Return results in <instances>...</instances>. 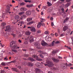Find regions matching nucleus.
Returning <instances> with one entry per match:
<instances>
[{"mask_svg":"<svg viewBox=\"0 0 73 73\" xmlns=\"http://www.w3.org/2000/svg\"><path fill=\"white\" fill-rule=\"evenodd\" d=\"M47 62L48 64H45V66H46V65H47L49 66V67H52V66H53L54 65L53 62H52L48 61Z\"/></svg>","mask_w":73,"mask_h":73,"instance_id":"nucleus-1","label":"nucleus"},{"mask_svg":"<svg viewBox=\"0 0 73 73\" xmlns=\"http://www.w3.org/2000/svg\"><path fill=\"white\" fill-rule=\"evenodd\" d=\"M33 58H36V60H37L38 61H41L42 60V59L38 58V56L36 55H33Z\"/></svg>","mask_w":73,"mask_h":73,"instance_id":"nucleus-2","label":"nucleus"},{"mask_svg":"<svg viewBox=\"0 0 73 73\" xmlns=\"http://www.w3.org/2000/svg\"><path fill=\"white\" fill-rule=\"evenodd\" d=\"M6 29L5 30V31H8L10 32L11 30V28L9 25L7 26L6 27Z\"/></svg>","mask_w":73,"mask_h":73,"instance_id":"nucleus-3","label":"nucleus"},{"mask_svg":"<svg viewBox=\"0 0 73 73\" xmlns=\"http://www.w3.org/2000/svg\"><path fill=\"white\" fill-rule=\"evenodd\" d=\"M41 44L43 46H45V45H48V46H51V44L46 43L44 41H43Z\"/></svg>","mask_w":73,"mask_h":73,"instance_id":"nucleus-4","label":"nucleus"},{"mask_svg":"<svg viewBox=\"0 0 73 73\" xmlns=\"http://www.w3.org/2000/svg\"><path fill=\"white\" fill-rule=\"evenodd\" d=\"M62 67L63 69H67V67H68V63H64L63 65H62Z\"/></svg>","mask_w":73,"mask_h":73,"instance_id":"nucleus-5","label":"nucleus"},{"mask_svg":"<svg viewBox=\"0 0 73 73\" xmlns=\"http://www.w3.org/2000/svg\"><path fill=\"white\" fill-rule=\"evenodd\" d=\"M35 70L36 73H43V71H42L41 70H40V69L38 68H36L35 69Z\"/></svg>","mask_w":73,"mask_h":73,"instance_id":"nucleus-6","label":"nucleus"},{"mask_svg":"<svg viewBox=\"0 0 73 73\" xmlns=\"http://www.w3.org/2000/svg\"><path fill=\"white\" fill-rule=\"evenodd\" d=\"M26 13V14L27 16H30L31 15V13H32L31 11L30 10L27 11Z\"/></svg>","mask_w":73,"mask_h":73,"instance_id":"nucleus-7","label":"nucleus"},{"mask_svg":"<svg viewBox=\"0 0 73 73\" xmlns=\"http://www.w3.org/2000/svg\"><path fill=\"white\" fill-rule=\"evenodd\" d=\"M16 42H15L14 41H12L10 43V47H12V46L13 44H16Z\"/></svg>","mask_w":73,"mask_h":73,"instance_id":"nucleus-8","label":"nucleus"},{"mask_svg":"<svg viewBox=\"0 0 73 73\" xmlns=\"http://www.w3.org/2000/svg\"><path fill=\"white\" fill-rule=\"evenodd\" d=\"M31 32H35L36 31V30L35 27H33L32 28H31Z\"/></svg>","mask_w":73,"mask_h":73,"instance_id":"nucleus-9","label":"nucleus"},{"mask_svg":"<svg viewBox=\"0 0 73 73\" xmlns=\"http://www.w3.org/2000/svg\"><path fill=\"white\" fill-rule=\"evenodd\" d=\"M13 71H14V72H17L18 73H19V71L18 70H17V68H11Z\"/></svg>","mask_w":73,"mask_h":73,"instance_id":"nucleus-10","label":"nucleus"},{"mask_svg":"<svg viewBox=\"0 0 73 73\" xmlns=\"http://www.w3.org/2000/svg\"><path fill=\"white\" fill-rule=\"evenodd\" d=\"M35 45L36 47V48L38 49H40V44L36 43L35 44Z\"/></svg>","mask_w":73,"mask_h":73,"instance_id":"nucleus-11","label":"nucleus"},{"mask_svg":"<svg viewBox=\"0 0 73 73\" xmlns=\"http://www.w3.org/2000/svg\"><path fill=\"white\" fill-rule=\"evenodd\" d=\"M52 60L55 62H58L59 61V60L55 58H52Z\"/></svg>","mask_w":73,"mask_h":73,"instance_id":"nucleus-12","label":"nucleus"},{"mask_svg":"<svg viewBox=\"0 0 73 73\" xmlns=\"http://www.w3.org/2000/svg\"><path fill=\"white\" fill-rule=\"evenodd\" d=\"M68 29V26H66L63 27V30L64 31H66Z\"/></svg>","mask_w":73,"mask_h":73,"instance_id":"nucleus-13","label":"nucleus"},{"mask_svg":"<svg viewBox=\"0 0 73 73\" xmlns=\"http://www.w3.org/2000/svg\"><path fill=\"white\" fill-rule=\"evenodd\" d=\"M46 41H50L52 40V38H51V37L50 36H48V38L47 39H45Z\"/></svg>","mask_w":73,"mask_h":73,"instance_id":"nucleus-14","label":"nucleus"},{"mask_svg":"<svg viewBox=\"0 0 73 73\" xmlns=\"http://www.w3.org/2000/svg\"><path fill=\"white\" fill-rule=\"evenodd\" d=\"M38 53H41V54H46V52H44L42 51H41L40 50H39L38 51Z\"/></svg>","mask_w":73,"mask_h":73,"instance_id":"nucleus-15","label":"nucleus"},{"mask_svg":"<svg viewBox=\"0 0 73 73\" xmlns=\"http://www.w3.org/2000/svg\"><path fill=\"white\" fill-rule=\"evenodd\" d=\"M28 65L29 66H33V64L32 63L29 62L28 63Z\"/></svg>","mask_w":73,"mask_h":73,"instance_id":"nucleus-16","label":"nucleus"},{"mask_svg":"<svg viewBox=\"0 0 73 73\" xmlns=\"http://www.w3.org/2000/svg\"><path fill=\"white\" fill-rule=\"evenodd\" d=\"M7 10L6 11V12L8 13V12L9 11V10L10 9V8L9 7V6L8 5H7Z\"/></svg>","mask_w":73,"mask_h":73,"instance_id":"nucleus-17","label":"nucleus"},{"mask_svg":"<svg viewBox=\"0 0 73 73\" xmlns=\"http://www.w3.org/2000/svg\"><path fill=\"white\" fill-rule=\"evenodd\" d=\"M70 3H68L65 5V7L66 8H68L69 6L70 5Z\"/></svg>","mask_w":73,"mask_h":73,"instance_id":"nucleus-18","label":"nucleus"},{"mask_svg":"<svg viewBox=\"0 0 73 73\" xmlns=\"http://www.w3.org/2000/svg\"><path fill=\"white\" fill-rule=\"evenodd\" d=\"M12 48L14 49H16L17 48V45H14L12 47Z\"/></svg>","mask_w":73,"mask_h":73,"instance_id":"nucleus-19","label":"nucleus"},{"mask_svg":"<svg viewBox=\"0 0 73 73\" xmlns=\"http://www.w3.org/2000/svg\"><path fill=\"white\" fill-rule=\"evenodd\" d=\"M26 7L27 8H31V7H33V5H28L26 6Z\"/></svg>","mask_w":73,"mask_h":73,"instance_id":"nucleus-20","label":"nucleus"},{"mask_svg":"<svg viewBox=\"0 0 73 73\" xmlns=\"http://www.w3.org/2000/svg\"><path fill=\"white\" fill-rule=\"evenodd\" d=\"M36 66L37 67H39L40 66V65H41V64L40 63H37L36 64Z\"/></svg>","mask_w":73,"mask_h":73,"instance_id":"nucleus-21","label":"nucleus"},{"mask_svg":"<svg viewBox=\"0 0 73 73\" xmlns=\"http://www.w3.org/2000/svg\"><path fill=\"white\" fill-rule=\"evenodd\" d=\"M35 23V22L33 21H32L31 22H30L27 23V25H31V24H33Z\"/></svg>","mask_w":73,"mask_h":73,"instance_id":"nucleus-22","label":"nucleus"},{"mask_svg":"<svg viewBox=\"0 0 73 73\" xmlns=\"http://www.w3.org/2000/svg\"><path fill=\"white\" fill-rule=\"evenodd\" d=\"M32 38H33V36H28L27 38V40H31V39Z\"/></svg>","mask_w":73,"mask_h":73,"instance_id":"nucleus-23","label":"nucleus"},{"mask_svg":"<svg viewBox=\"0 0 73 73\" xmlns=\"http://www.w3.org/2000/svg\"><path fill=\"white\" fill-rule=\"evenodd\" d=\"M41 27V23H39L37 25V28H40Z\"/></svg>","mask_w":73,"mask_h":73,"instance_id":"nucleus-24","label":"nucleus"},{"mask_svg":"<svg viewBox=\"0 0 73 73\" xmlns=\"http://www.w3.org/2000/svg\"><path fill=\"white\" fill-rule=\"evenodd\" d=\"M47 4H48V7H49L50 6H51V5H52V4L50 3V2H47Z\"/></svg>","mask_w":73,"mask_h":73,"instance_id":"nucleus-25","label":"nucleus"},{"mask_svg":"<svg viewBox=\"0 0 73 73\" xmlns=\"http://www.w3.org/2000/svg\"><path fill=\"white\" fill-rule=\"evenodd\" d=\"M15 20H17L19 19V16L18 15H15Z\"/></svg>","mask_w":73,"mask_h":73,"instance_id":"nucleus-26","label":"nucleus"},{"mask_svg":"<svg viewBox=\"0 0 73 73\" xmlns=\"http://www.w3.org/2000/svg\"><path fill=\"white\" fill-rule=\"evenodd\" d=\"M52 11V9H48V10H47V12H48V13H50V12H51Z\"/></svg>","mask_w":73,"mask_h":73,"instance_id":"nucleus-27","label":"nucleus"},{"mask_svg":"<svg viewBox=\"0 0 73 73\" xmlns=\"http://www.w3.org/2000/svg\"><path fill=\"white\" fill-rule=\"evenodd\" d=\"M57 52H58L57 50H54L52 52V54H55V53H57Z\"/></svg>","mask_w":73,"mask_h":73,"instance_id":"nucleus-28","label":"nucleus"},{"mask_svg":"<svg viewBox=\"0 0 73 73\" xmlns=\"http://www.w3.org/2000/svg\"><path fill=\"white\" fill-rule=\"evenodd\" d=\"M29 59L31 61H35V60L33 59L32 58H29Z\"/></svg>","mask_w":73,"mask_h":73,"instance_id":"nucleus-29","label":"nucleus"},{"mask_svg":"<svg viewBox=\"0 0 73 73\" xmlns=\"http://www.w3.org/2000/svg\"><path fill=\"white\" fill-rule=\"evenodd\" d=\"M25 34L26 35H30V34H31V33L29 32H26L25 33Z\"/></svg>","mask_w":73,"mask_h":73,"instance_id":"nucleus-30","label":"nucleus"},{"mask_svg":"<svg viewBox=\"0 0 73 73\" xmlns=\"http://www.w3.org/2000/svg\"><path fill=\"white\" fill-rule=\"evenodd\" d=\"M25 8L24 7H22L21 8L20 11H25Z\"/></svg>","mask_w":73,"mask_h":73,"instance_id":"nucleus-31","label":"nucleus"},{"mask_svg":"<svg viewBox=\"0 0 73 73\" xmlns=\"http://www.w3.org/2000/svg\"><path fill=\"white\" fill-rule=\"evenodd\" d=\"M6 25V23L4 22L2 23L1 24V25L2 27H4V26H5Z\"/></svg>","mask_w":73,"mask_h":73,"instance_id":"nucleus-32","label":"nucleus"},{"mask_svg":"<svg viewBox=\"0 0 73 73\" xmlns=\"http://www.w3.org/2000/svg\"><path fill=\"white\" fill-rule=\"evenodd\" d=\"M32 18H29L27 19V21H31L32 20Z\"/></svg>","mask_w":73,"mask_h":73,"instance_id":"nucleus-33","label":"nucleus"},{"mask_svg":"<svg viewBox=\"0 0 73 73\" xmlns=\"http://www.w3.org/2000/svg\"><path fill=\"white\" fill-rule=\"evenodd\" d=\"M49 33V32L48 31H46L44 32V34L48 35Z\"/></svg>","mask_w":73,"mask_h":73,"instance_id":"nucleus-34","label":"nucleus"},{"mask_svg":"<svg viewBox=\"0 0 73 73\" xmlns=\"http://www.w3.org/2000/svg\"><path fill=\"white\" fill-rule=\"evenodd\" d=\"M41 20H42V21H40V22H44V21H45V19H43V18H41Z\"/></svg>","mask_w":73,"mask_h":73,"instance_id":"nucleus-35","label":"nucleus"},{"mask_svg":"<svg viewBox=\"0 0 73 73\" xmlns=\"http://www.w3.org/2000/svg\"><path fill=\"white\" fill-rule=\"evenodd\" d=\"M24 1L25 2V3H28L29 2V3H31V1H28L27 0H25Z\"/></svg>","mask_w":73,"mask_h":73,"instance_id":"nucleus-36","label":"nucleus"},{"mask_svg":"<svg viewBox=\"0 0 73 73\" xmlns=\"http://www.w3.org/2000/svg\"><path fill=\"white\" fill-rule=\"evenodd\" d=\"M31 39H30V43H31L32 42H33V38H32Z\"/></svg>","mask_w":73,"mask_h":73,"instance_id":"nucleus-37","label":"nucleus"},{"mask_svg":"<svg viewBox=\"0 0 73 73\" xmlns=\"http://www.w3.org/2000/svg\"><path fill=\"white\" fill-rule=\"evenodd\" d=\"M32 12L34 14H36V11H35V10H33L32 11Z\"/></svg>","mask_w":73,"mask_h":73,"instance_id":"nucleus-38","label":"nucleus"},{"mask_svg":"<svg viewBox=\"0 0 73 73\" xmlns=\"http://www.w3.org/2000/svg\"><path fill=\"white\" fill-rule=\"evenodd\" d=\"M24 13V12H21L20 13H19V15H23Z\"/></svg>","mask_w":73,"mask_h":73,"instance_id":"nucleus-39","label":"nucleus"},{"mask_svg":"<svg viewBox=\"0 0 73 73\" xmlns=\"http://www.w3.org/2000/svg\"><path fill=\"white\" fill-rule=\"evenodd\" d=\"M12 51H13V52H15V53L17 52V50H16L12 49Z\"/></svg>","mask_w":73,"mask_h":73,"instance_id":"nucleus-40","label":"nucleus"},{"mask_svg":"<svg viewBox=\"0 0 73 73\" xmlns=\"http://www.w3.org/2000/svg\"><path fill=\"white\" fill-rule=\"evenodd\" d=\"M54 42H55V41H54L52 42V46H54Z\"/></svg>","mask_w":73,"mask_h":73,"instance_id":"nucleus-41","label":"nucleus"},{"mask_svg":"<svg viewBox=\"0 0 73 73\" xmlns=\"http://www.w3.org/2000/svg\"><path fill=\"white\" fill-rule=\"evenodd\" d=\"M1 64L2 65V66H4L5 65V63L2 62Z\"/></svg>","mask_w":73,"mask_h":73,"instance_id":"nucleus-42","label":"nucleus"},{"mask_svg":"<svg viewBox=\"0 0 73 73\" xmlns=\"http://www.w3.org/2000/svg\"><path fill=\"white\" fill-rule=\"evenodd\" d=\"M25 4V3H20V5H24Z\"/></svg>","mask_w":73,"mask_h":73,"instance_id":"nucleus-43","label":"nucleus"},{"mask_svg":"<svg viewBox=\"0 0 73 73\" xmlns=\"http://www.w3.org/2000/svg\"><path fill=\"white\" fill-rule=\"evenodd\" d=\"M22 17H23V18H24V19H25V17H27V16L25 15H23L22 16Z\"/></svg>","mask_w":73,"mask_h":73,"instance_id":"nucleus-44","label":"nucleus"},{"mask_svg":"<svg viewBox=\"0 0 73 73\" xmlns=\"http://www.w3.org/2000/svg\"><path fill=\"white\" fill-rule=\"evenodd\" d=\"M24 56L26 57H28L29 56V55L28 54H25Z\"/></svg>","mask_w":73,"mask_h":73,"instance_id":"nucleus-45","label":"nucleus"},{"mask_svg":"<svg viewBox=\"0 0 73 73\" xmlns=\"http://www.w3.org/2000/svg\"><path fill=\"white\" fill-rule=\"evenodd\" d=\"M72 66V64L71 63H69L68 65V66L69 67L71 66Z\"/></svg>","mask_w":73,"mask_h":73,"instance_id":"nucleus-46","label":"nucleus"},{"mask_svg":"<svg viewBox=\"0 0 73 73\" xmlns=\"http://www.w3.org/2000/svg\"><path fill=\"white\" fill-rule=\"evenodd\" d=\"M42 25V26H44V27L45 26V24L44 23H41V25Z\"/></svg>","mask_w":73,"mask_h":73,"instance_id":"nucleus-47","label":"nucleus"},{"mask_svg":"<svg viewBox=\"0 0 73 73\" xmlns=\"http://www.w3.org/2000/svg\"><path fill=\"white\" fill-rule=\"evenodd\" d=\"M19 23L21 24H24V21H22L20 22Z\"/></svg>","mask_w":73,"mask_h":73,"instance_id":"nucleus-48","label":"nucleus"},{"mask_svg":"<svg viewBox=\"0 0 73 73\" xmlns=\"http://www.w3.org/2000/svg\"><path fill=\"white\" fill-rule=\"evenodd\" d=\"M40 56L41 57V58H44V56L42 55H40Z\"/></svg>","mask_w":73,"mask_h":73,"instance_id":"nucleus-49","label":"nucleus"},{"mask_svg":"<svg viewBox=\"0 0 73 73\" xmlns=\"http://www.w3.org/2000/svg\"><path fill=\"white\" fill-rule=\"evenodd\" d=\"M59 43H60V42L58 41L56 42H55V44H59Z\"/></svg>","mask_w":73,"mask_h":73,"instance_id":"nucleus-50","label":"nucleus"},{"mask_svg":"<svg viewBox=\"0 0 73 73\" xmlns=\"http://www.w3.org/2000/svg\"><path fill=\"white\" fill-rule=\"evenodd\" d=\"M4 72H5L4 70L0 71V73H4Z\"/></svg>","mask_w":73,"mask_h":73,"instance_id":"nucleus-51","label":"nucleus"},{"mask_svg":"<svg viewBox=\"0 0 73 73\" xmlns=\"http://www.w3.org/2000/svg\"><path fill=\"white\" fill-rule=\"evenodd\" d=\"M12 62H13V63H15L16 62V60H14L12 61Z\"/></svg>","mask_w":73,"mask_h":73,"instance_id":"nucleus-52","label":"nucleus"},{"mask_svg":"<svg viewBox=\"0 0 73 73\" xmlns=\"http://www.w3.org/2000/svg\"><path fill=\"white\" fill-rule=\"evenodd\" d=\"M64 36V34H62L60 35V37H62V36Z\"/></svg>","mask_w":73,"mask_h":73,"instance_id":"nucleus-53","label":"nucleus"},{"mask_svg":"<svg viewBox=\"0 0 73 73\" xmlns=\"http://www.w3.org/2000/svg\"><path fill=\"white\" fill-rule=\"evenodd\" d=\"M71 38L72 40V44H73V37H72Z\"/></svg>","mask_w":73,"mask_h":73,"instance_id":"nucleus-54","label":"nucleus"},{"mask_svg":"<svg viewBox=\"0 0 73 73\" xmlns=\"http://www.w3.org/2000/svg\"><path fill=\"white\" fill-rule=\"evenodd\" d=\"M28 42H27V41H26L24 42L25 44H28Z\"/></svg>","mask_w":73,"mask_h":73,"instance_id":"nucleus-55","label":"nucleus"},{"mask_svg":"<svg viewBox=\"0 0 73 73\" xmlns=\"http://www.w3.org/2000/svg\"><path fill=\"white\" fill-rule=\"evenodd\" d=\"M51 26H52V27H53V25H54V24H53V22L51 23Z\"/></svg>","mask_w":73,"mask_h":73,"instance_id":"nucleus-56","label":"nucleus"},{"mask_svg":"<svg viewBox=\"0 0 73 73\" xmlns=\"http://www.w3.org/2000/svg\"><path fill=\"white\" fill-rule=\"evenodd\" d=\"M61 10H62V11H63V12H64V8H62Z\"/></svg>","mask_w":73,"mask_h":73,"instance_id":"nucleus-57","label":"nucleus"},{"mask_svg":"<svg viewBox=\"0 0 73 73\" xmlns=\"http://www.w3.org/2000/svg\"><path fill=\"white\" fill-rule=\"evenodd\" d=\"M41 32V31L40 30H38L37 31V33H40Z\"/></svg>","mask_w":73,"mask_h":73,"instance_id":"nucleus-58","label":"nucleus"},{"mask_svg":"<svg viewBox=\"0 0 73 73\" xmlns=\"http://www.w3.org/2000/svg\"><path fill=\"white\" fill-rule=\"evenodd\" d=\"M71 0H66V2H70Z\"/></svg>","mask_w":73,"mask_h":73,"instance_id":"nucleus-59","label":"nucleus"},{"mask_svg":"<svg viewBox=\"0 0 73 73\" xmlns=\"http://www.w3.org/2000/svg\"><path fill=\"white\" fill-rule=\"evenodd\" d=\"M58 58L59 59H62V58L60 56H58Z\"/></svg>","mask_w":73,"mask_h":73,"instance_id":"nucleus-60","label":"nucleus"},{"mask_svg":"<svg viewBox=\"0 0 73 73\" xmlns=\"http://www.w3.org/2000/svg\"><path fill=\"white\" fill-rule=\"evenodd\" d=\"M33 27H28V28L29 29L30 28V30H31V29H32V28Z\"/></svg>","mask_w":73,"mask_h":73,"instance_id":"nucleus-61","label":"nucleus"},{"mask_svg":"<svg viewBox=\"0 0 73 73\" xmlns=\"http://www.w3.org/2000/svg\"><path fill=\"white\" fill-rule=\"evenodd\" d=\"M66 19H65L64 20V21L63 22V23H65L66 22Z\"/></svg>","mask_w":73,"mask_h":73,"instance_id":"nucleus-62","label":"nucleus"},{"mask_svg":"<svg viewBox=\"0 0 73 73\" xmlns=\"http://www.w3.org/2000/svg\"><path fill=\"white\" fill-rule=\"evenodd\" d=\"M12 3H15V1L14 0L12 1Z\"/></svg>","mask_w":73,"mask_h":73,"instance_id":"nucleus-63","label":"nucleus"},{"mask_svg":"<svg viewBox=\"0 0 73 73\" xmlns=\"http://www.w3.org/2000/svg\"><path fill=\"white\" fill-rule=\"evenodd\" d=\"M69 19V18H66L65 19H66V20L67 21L68 20V19Z\"/></svg>","mask_w":73,"mask_h":73,"instance_id":"nucleus-64","label":"nucleus"}]
</instances>
